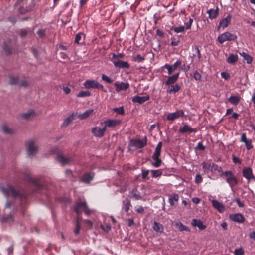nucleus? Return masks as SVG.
Instances as JSON below:
<instances>
[{"label":"nucleus","instance_id":"f257e3e1","mask_svg":"<svg viewBox=\"0 0 255 255\" xmlns=\"http://www.w3.org/2000/svg\"><path fill=\"white\" fill-rule=\"evenodd\" d=\"M1 191L7 197L11 196L13 198H18L23 201L26 199V196L22 195L18 190L13 186L7 185L1 188Z\"/></svg>","mask_w":255,"mask_h":255},{"label":"nucleus","instance_id":"f03ea898","mask_svg":"<svg viewBox=\"0 0 255 255\" xmlns=\"http://www.w3.org/2000/svg\"><path fill=\"white\" fill-rule=\"evenodd\" d=\"M51 152L53 153L58 154L56 157V160L62 165L68 164L73 161V158L72 156H65L64 155L60 154L61 153V150L58 147L53 148Z\"/></svg>","mask_w":255,"mask_h":255},{"label":"nucleus","instance_id":"7ed1b4c3","mask_svg":"<svg viewBox=\"0 0 255 255\" xmlns=\"http://www.w3.org/2000/svg\"><path fill=\"white\" fill-rule=\"evenodd\" d=\"M74 209L77 214H80L83 212L87 215L92 214V210L90 209L85 201H78L75 203Z\"/></svg>","mask_w":255,"mask_h":255},{"label":"nucleus","instance_id":"20e7f679","mask_svg":"<svg viewBox=\"0 0 255 255\" xmlns=\"http://www.w3.org/2000/svg\"><path fill=\"white\" fill-rule=\"evenodd\" d=\"M162 146V142H159L157 145L155 151L152 156V159L153 161L151 162V164L155 167H160L162 163V160L159 158L161 155Z\"/></svg>","mask_w":255,"mask_h":255},{"label":"nucleus","instance_id":"39448f33","mask_svg":"<svg viewBox=\"0 0 255 255\" xmlns=\"http://www.w3.org/2000/svg\"><path fill=\"white\" fill-rule=\"evenodd\" d=\"M221 177H224L226 182L229 186L233 188L238 184V180L232 171H226L222 174H220Z\"/></svg>","mask_w":255,"mask_h":255},{"label":"nucleus","instance_id":"423d86ee","mask_svg":"<svg viewBox=\"0 0 255 255\" xmlns=\"http://www.w3.org/2000/svg\"><path fill=\"white\" fill-rule=\"evenodd\" d=\"M26 147L27 154L29 156L35 155L38 151V145L33 140H28L26 144Z\"/></svg>","mask_w":255,"mask_h":255},{"label":"nucleus","instance_id":"0eeeda50","mask_svg":"<svg viewBox=\"0 0 255 255\" xmlns=\"http://www.w3.org/2000/svg\"><path fill=\"white\" fill-rule=\"evenodd\" d=\"M236 38L237 36L236 35L229 32H226L218 36V40L220 43L222 44L227 41L234 40Z\"/></svg>","mask_w":255,"mask_h":255},{"label":"nucleus","instance_id":"6e6552de","mask_svg":"<svg viewBox=\"0 0 255 255\" xmlns=\"http://www.w3.org/2000/svg\"><path fill=\"white\" fill-rule=\"evenodd\" d=\"M9 83L11 85H17L20 87H26L28 85L25 79L20 80L17 76H10L9 77Z\"/></svg>","mask_w":255,"mask_h":255},{"label":"nucleus","instance_id":"1a4fd4ad","mask_svg":"<svg viewBox=\"0 0 255 255\" xmlns=\"http://www.w3.org/2000/svg\"><path fill=\"white\" fill-rule=\"evenodd\" d=\"M121 123V121L118 119H109L106 120H105L103 122H101L100 123L101 125H104V127L106 128H114L117 126H119Z\"/></svg>","mask_w":255,"mask_h":255},{"label":"nucleus","instance_id":"9d476101","mask_svg":"<svg viewBox=\"0 0 255 255\" xmlns=\"http://www.w3.org/2000/svg\"><path fill=\"white\" fill-rule=\"evenodd\" d=\"M21 174L25 180L33 183L38 188H40L41 187V182L38 179L32 178L30 174L25 172H21Z\"/></svg>","mask_w":255,"mask_h":255},{"label":"nucleus","instance_id":"9b49d317","mask_svg":"<svg viewBox=\"0 0 255 255\" xmlns=\"http://www.w3.org/2000/svg\"><path fill=\"white\" fill-rule=\"evenodd\" d=\"M83 85L85 88L88 89L97 88L102 89L104 87L102 84L99 83L98 82L94 80H87L85 81L83 83Z\"/></svg>","mask_w":255,"mask_h":255},{"label":"nucleus","instance_id":"f8f14e48","mask_svg":"<svg viewBox=\"0 0 255 255\" xmlns=\"http://www.w3.org/2000/svg\"><path fill=\"white\" fill-rule=\"evenodd\" d=\"M181 61L180 60H177L176 62H175L172 65H170L169 64H165L164 65V68H165L167 71L168 73L170 75L172 73H173L178 68L180 67L181 66Z\"/></svg>","mask_w":255,"mask_h":255},{"label":"nucleus","instance_id":"ddd939ff","mask_svg":"<svg viewBox=\"0 0 255 255\" xmlns=\"http://www.w3.org/2000/svg\"><path fill=\"white\" fill-rule=\"evenodd\" d=\"M106 129L105 127H100L96 126L92 128L91 132L97 137H102L105 134Z\"/></svg>","mask_w":255,"mask_h":255},{"label":"nucleus","instance_id":"4468645a","mask_svg":"<svg viewBox=\"0 0 255 255\" xmlns=\"http://www.w3.org/2000/svg\"><path fill=\"white\" fill-rule=\"evenodd\" d=\"M184 112L182 110H177L176 112L173 113H170L167 116V119L169 121H174V120L178 119L181 117L184 116Z\"/></svg>","mask_w":255,"mask_h":255},{"label":"nucleus","instance_id":"2eb2a0df","mask_svg":"<svg viewBox=\"0 0 255 255\" xmlns=\"http://www.w3.org/2000/svg\"><path fill=\"white\" fill-rule=\"evenodd\" d=\"M147 144V138L144 137L142 139L134 140L131 141V145L137 148H142Z\"/></svg>","mask_w":255,"mask_h":255},{"label":"nucleus","instance_id":"dca6fc26","mask_svg":"<svg viewBox=\"0 0 255 255\" xmlns=\"http://www.w3.org/2000/svg\"><path fill=\"white\" fill-rule=\"evenodd\" d=\"M114 85L116 87V91L117 92H119L122 90H126L129 87V84L128 82H120L119 81H116L114 83Z\"/></svg>","mask_w":255,"mask_h":255},{"label":"nucleus","instance_id":"f3484780","mask_svg":"<svg viewBox=\"0 0 255 255\" xmlns=\"http://www.w3.org/2000/svg\"><path fill=\"white\" fill-rule=\"evenodd\" d=\"M231 19L232 15L230 14H228L226 17L222 19L219 23L218 28L224 29L227 27L231 22Z\"/></svg>","mask_w":255,"mask_h":255},{"label":"nucleus","instance_id":"a211bd4d","mask_svg":"<svg viewBox=\"0 0 255 255\" xmlns=\"http://www.w3.org/2000/svg\"><path fill=\"white\" fill-rule=\"evenodd\" d=\"M196 128H193L187 124L184 125L183 127H181L179 129V132L180 133L196 132Z\"/></svg>","mask_w":255,"mask_h":255},{"label":"nucleus","instance_id":"6ab92c4d","mask_svg":"<svg viewBox=\"0 0 255 255\" xmlns=\"http://www.w3.org/2000/svg\"><path fill=\"white\" fill-rule=\"evenodd\" d=\"M242 174L243 176L249 181L254 178L252 170L250 167L244 168L242 171Z\"/></svg>","mask_w":255,"mask_h":255},{"label":"nucleus","instance_id":"aec40b11","mask_svg":"<svg viewBox=\"0 0 255 255\" xmlns=\"http://www.w3.org/2000/svg\"><path fill=\"white\" fill-rule=\"evenodd\" d=\"M209 18L210 19H216L219 15V8L218 6L215 9H210L207 11Z\"/></svg>","mask_w":255,"mask_h":255},{"label":"nucleus","instance_id":"412c9836","mask_svg":"<svg viewBox=\"0 0 255 255\" xmlns=\"http://www.w3.org/2000/svg\"><path fill=\"white\" fill-rule=\"evenodd\" d=\"M229 218L233 221L237 223H243L245 220L244 216L240 213L230 214Z\"/></svg>","mask_w":255,"mask_h":255},{"label":"nucleus","instance_id":"4be33fe9","mask_svg":"<svg viewBox=\"0 0 255 255\" xmlns=\"http://www.w3.org/2000/svg\"><path fill=\"white\" fill-rule=\"evenodd\" d=\"M191 224L193 227H197L200 230H204L206 228V226L199 219H193Z\"/></svg>","mask_w":255,"mask_h":255},{"label":"nucleus","instance_id":"5701e85b","mask_svg":"<svg viewBox=\"0 0 255 255\" xmlns=\"http://www.w3.org/2000/svg\"><path fill=\"white\" fill-rule=\"evenodd\" d=\"M212 204L213 207L219 212L223 213L225 211V207L223 204L216 200H212Z\"/></svg>","mask_w":255,"mask_h":255},{"label":"nucleus","instance_id":"b1692460","mask_svg":"<svg viewBox=\"0 0 255 255\" xmlns=\"http://www.w3.org/2000/svg\"><path fill=\"white\" fill-rule=\"evenodd\" d=\"M150 97L149 95H146L144 96H135L132 98V102L134 103H137L140 104H142L146 101L149 100Z\"/></svg>","mask_w":255,"mask_h":255},{"label":"nucleus","instance_id":"393cba45","mask_svg":"<svg viewBox=\"0 0 255 255\" xmlns=\"http://www.w3.org/2000/svg\"><path fill=\"white\" fill-rule=\"evenodd\" d=\"M241 141L244 142L248 150H250L253 147L252 145V141L251 139H247L245 133H243L241 135Z\"/></svg>","mask_w":255,"mask_h":255},{"label":"nucleus","instance_id":"a878e982","mask_svg":"<svg viewBox=\"0 0 255 255\" xmlns=\"http://www.w3.org/2000/svg\"><path fill=\"white\" fill-rule=\"evenodd\" d=\"M180 73L178 72L172 76H169L168 80L165 82V85H168L175 83L179 77Z\"/></svg>","mask_w":255,"mask_h":255},{"label":"nucleus","instance_id":"bb28decb","mask_svg":"<svg viewBox=\"0 0 255 255\" xmlns=\"http://www.w3.org/2000/svg\"><path fill=\"white\" fill-rule=\"evenodd\" d=\"M94 177V173L92 172L85 173L81 178V181L85 183H89L92 180Z\"/></svg>","mask_w":255,"mask_h":255},{"label":"nucleus","instance_id":"cd10ccee","mask_svg":"<svg viewBox=\"0 0 255 255\" xmlns=\"http://www.w3.org/2000/svg\"><path fill=\"white\" fill-rule=\"evenodd\" d=\"M94 112V110L90 109L86 110L84 112L81 114H79L78 116V118L81 120H84L88 118L91 116Z\"/></svg>","mask_w":255,"mask_h":255},{"label":"nucleus","instance_id":"c85d7f7f","mask_svg":"<svg viewBox=\"0 0 255 255\" xmlns=\"http://www.w3.org/2000/svg\"><path fill=\"white\" fill-rule=\"evenodd\" d=\"M3 132L7 135H12L15 133V130L6 125H4L2 127Z\"/></svg>","mask_w":255,"mask_h":255},{"label":"nucleus","instance_id":"c756f323","mask_svg":"<svg viewBox=\"0 0 255 255\" xmlns=\"http://www.w3.org/2000/svg\"><path fill=\"white\" fill-rule=\"evenodd\" d=\"M115 67L118 68L128 69L130 67V65L127 61L121 60L119 63H116Z\"/></svg>","mask_w":255,"mask_h":255},{"label":"nucleus","instance_id":"7c9ffc66","mask_svg":"<svg viewBox=\"0 0 255 255\" xmlns=\"http://www.w3.org/2000/svg\"><path fill=\"white\" fill-rule=\"evenodd\" d=\"M35 115L34 111L29 110L21 115V117L25 120H29L33 118Z\"/></svg>","mask_w":255,"mask_h":255},{"label":"nucleus","instance_id":"2f4dec72","mask_svg":"<svg viewBox=\"0 0 255 255\" xmlns=\"http://www.w3.org/2000/svg\"><path fill=\"white\" fill-rule=\"evenodd\" d=\"M228 101L232 104L237 105L240 101V97L238 95H232L228 98Z\"/></svg>","mask_w":255,"mask_h":255},{"label":"nucleus","instance_id":"473e14b6","mask_svg":"<svg viewBox=\"0 0 255 255\" xmlns=\"http://www.w3.org/2000/svg\"><path fill=\"white\" fill-rule=\"evenodd\" d=\"M153 229L154 231L159 233H162L164 230L163 226L162 224L156 221L154 222Z\"/></svg>","mask_w":255,"mask_h":255},{"label":"nucleus","instance_id":"72a5a7b5","mask_svg":"<svg viewBox=\"0 0 255 255\" xmlns=\"http://www.w3.org/2000/svg\"><path fill=\"white\" fill-rule=\"evenodd\" d=\"M179 199V195L176 193H174L170 196L168 202L171 206H173L174 205V201H178Z\"/></svg>","mask_w":255,"mask_h":255},{"label":"nucleus","instance_id":"f704fd0d","mask_svg":"<svg viewBox=\"0 0 255 255\" xmlns=\"http://www.w3.org/2000/svg\"><path fill=\"white\" fill-rule=\"evenodd\" d=\"M123 203L124 206L125 211L127 213H128L130 207L131 206L130 200L128 199H126L123 201Z\"/></svg>","mask_w":255,"mask_h":255},{"label":"nucleus","instance_id":"c9c22d12","mask_svg":"<svg viewBox=\"0 0 255 255\" xmlns=\"http://www.w3.org/2000/svg\"><path fill=\"white\" fill-rule=\"evenodd\" d=\"M238 60V56L234 54H230L227 59V62L228 63L233 64L235 63Z\"/></svg>","mask_w":255,"mask_h":255},{"label":"nucleus","instance_id":"e433bc0d","mask_svg":"<svg viewBox=\"0 0 255 255\" xmlns=\"http://www.w3.org/2000/svg\"><path fill=\"white\" fill-rule=\"evenodd\" d=\"M152 176L153 178H157L160 176L162 174V170L161 169L158 170H152L150 171Z\"/></svg>","mask_w":255,"mask_h":255},{"label":"nucleus","instance_id":"4c0bfd02","mask_svg":"<svg viewBox=\"0 0 255 255\" xmlns=\"http://www.w3.org/2000/svg\"><path fill=\"white\" fill-rule=\"evenodd\" d=\"M176 226L178 228L179 230L180 231H190L189 228L187 226H185L184 225H183L181 222L177 223H176Z\"/></svg>","mask_w":255,"mask_h":255},{"label":"nucleus","instance_id":"58836bf2","mask_svg":"<svg viewBox=\"0 0 255 255\" xmlns=\"http://www.w3.org/2000/svg\"><path fill=\"white\" fill-rule=\"evenodd\" d=\"M240 54L243 57L244 59L246 60L247 63L250 64L252 63V58L250 56L245 52L240 53Z\"/></svg>","mask_w":255,"mask_h":255},{"label":"nucleus","instance_id":"ea45409f","mask_svg":"<svg viewBox=\"0 0 255 255\" xmlns=\"http://www.w3.org/2000/svg\"><path fill=\"white\" fill-rule=\"evenodd\" d=\"M175 33H182L185 31V27L184 26H181L179 27H173L171 28Z\"/></svg>","mask_w":255,"mask_h":255},{"label":"nucleus","instance_id":"a19ab883","mask_svg":"<svg viewBox=\"0 0 255 255\" xmlns=\"http://www.w3.org/2000/svg\"><path fill=\"white\" fill-rule=\"evenodd\" d=\"M180 87L177 84H176L175 85H172L168 90V92L170 93H176L178 92L180 90Z\"/></svg>","mask_w":255,"mask_h":255},{"label":"nucleus","instance_id":"79ce46f5","mask_svg":"<svg viewBox=\"0 0 255 255\" xmlns=\"http://www.w3.org/2000/svg\"><path fill=\"white\" fill-rule=\"evenodd\" d=\"M91 95L89 91H81L77 95L78 97H86Z\"/></svg>","mask_w":255,"mask_h":255},{"label":"nucleus","instance_id":"37998d69","mask_svg":"<svg viewBox=\"0 0 255 255\" xmlns=\"http://www.w3.org/2000/svg\"><path fill=\"white\" fill-rule=\"evenodd\" d=\"M73 115L69 116L64 120L63 123V126L65 127L68 126L73 120Z\"/></svg>","mask_w":255,"mask_h":255},{"label":"nucleus","instance_id":"c03bdc74","mask_svg":"<svg viewBox=\"0 0 255 255\" xmlns=\"http://www.w3.org/2000/svg\"><path fill=\"white\" fill-rule=\"evenodd\" d=\"M2 220L3 222H7L9 224H13L14 222L13 218L11 215H9L7 217H3Z\"/></svg>","mask_w":255,"mask_h":255},{"label":"nucleus","instance_id":"a18cd8bd","mask_svg":"<svg viewBox=\"0 0 255 255\" xmlns=\"http://www.w3.org/2000/svg\"><path fill=\"white\" fill-rule=\"evenodd\" d=\"M144 59V57L142 56L140 54H138L132 58V60L133 61L137 62L138 63L143 61Z\"/></svg>","mask_w":255,"mask_h":255},{"label":"nucleus","instance_id":"49530a36","mask_svg":"<svg viewBox=\"0 0 255 255\" xmlns=\"http://www.w3.org/2000/svg\"><path fill=\"white\" fill-rule=\"evenodd\" d=\"M130 196L131 198L135 200H140L142 198V196L138 193L132 192L130 193Z\"/></svg>","mask_w":255,"mask_h":255},{"label":"nucleus","instance_id":"de8ad7c7","mask_svg":"<svg viewBox=\"0 0 255 255\" xmlns=\"http://www.w3.org/2000/svg\"><path fill=\"white\" fill-rule=\"evenodd\" d=\"M83 36V34L81 33L77 34L75 37V43L77 44L81 43V40Z\"/></svg>","mask_w":255,"mask_h":255},{"label":"nucleus","instance_id":"09e8293b","mask_svg":"<svg viewBox=\"0 0 255 255\" xmlns=\"http://www.w3.org/2000/svg\"><path fill=\"white\" fill-rule=\"evenodd\" d=\"M149 172V170H146L145 169L142 170V173H141L142 178L143 180L149 179V178L148 176Z\"/></svg>","mask_w":255,"mask_h":255},{"label":"nucleus","instance_id":"8fccbe9b","mask_svg":"<svg viewBox=\"0 0 255 255\" xmlns=\"http://www.w3.org/2000/svg\"><path fill=\"white\" fill-rule=\"evenodd\" d=\"M113 111L120 115H124L125 113L124 109L123 107L115 108L113 109Z\"/></svg>","mask_w":255,"mask_h":255},{"label":"nucleus","instance_id":"3c124183","mask_svg":"<svg viewBox=\"0 0 255 255\" xmlns=\"http://www.w3.org/2000/svg\"><path fill=\"white\" fill-rule=\"evenodd\" d=\"M80 229H81V224L79 223H76V227L73 231L75 235H79L80 233Z\"/></svg>","mask_w":255,"mask_h":255},{"label":"nucleus","instance_id":"603ef678","mask_svg":"<svg viewBox=\"0 0 255 255\" xmlns=\"http://www.w3.org/2000/svg\"><path fill=\"white\" fill-rule=\"evenodd\" d=\"M101 78L103 81H105L108 83H111L113 82V79L106 75L102 74Z\"/></svg>","mask_w":255,"mask_h":255},{"label":"nucleus","instance_id":"864d4df0","mask_svg":"<svg viewBox=\"0 0 255 255\" xmlns=\"http://www.w3.org/2000/svg\"><path fill=\"white\" fill-rule=\"evenodd\" d=\"M244 254V251L242 248L236 249L234 251L235 255H243Z\"/></svg>","mask_w":255,"mask_h":255},{"label":"nucleus","instance_id":"5fc2aeb1","mask_svg":"<svg viewBox=\"0 0 255 255\" xmlns=\"http://www.w3.org/2000/svg\"><path fill=\"white\" fill-rule=\"evenodd\" d=\"M221 76L222 78L226 80L229 79L230 78V75L228 72H221Z\"/></svg>","mask_w":255,"mask_h":255},{"label":"nucleus","instance_id":"6e6d98bb","mask_svg":"<svg viewBox=\"0 0 255 255\" xmlns=\"http://www.w3.org/2000/svg\"><path fill=\"white\" fill-rule=\"evenodd\" d=\"M203 178L200 174H197L195 177V182L196 184H200L202 182Z\"/></svg>","mask_w":255,"mask_h":255},{"label":"nucleus","instance_id":"4d7b16f0","mask_svg":"<svg viewBox=\"0 0 255 255\" xmlns=\"http://www.w3.org/2000/svg\"><path fill=\"white\" fill-rule=\"evenodd\" d=\"M202 165L203 169L204 170H205V171L209 170V169H210V168H211V164H210V163L203 162V163H202Z\"/></svg>","mask_w":255,"mask_h":255},{"label":"nucleus","instance_id":"13d9d810","mask_svg":"<svg viewBox=\"0 0 255 255\" xmlns=\"http://www.w3.org/2000/svg\"><path fill=\"white\" fill-rule=\"evenodd\" d=\"M205 146H204L201 142H199L197 146L195 147L196 150H204Z\"/></svg>","mask_w":255,"mask_h":255},{"label":"nucleus","instance_id":"bf43d9fd","mask_svg":"<svg viewBox=\"0 0 255 255\" xmlns=\"http://www.w3.org/2000/svg\"><path fill=\"white\" fill-rule=\"evenodd\" d=\"M112 56H114V58H117L122 59L124 57L125 55L123 53H119L116 54L115 53H112Z\"/></svg>","mask_w":255,"mask_h":255},{"label":"nucleus","instance_id":"052dcab7","mask_svg":"<svg viewBox=\"0 0 255 255\" xmlns=\"http://www.w3.org/2000/svg\"><path fill=\"white\" fill-rule=\"evenodd\" d=\"M194 78L196 80H200L201 78V75L197 71H196L194 73Z\"/></svg>","mask_w":255,"mask_h":255},{"label":"nucleus","instance_id":"680f3d73","mask_svg":"<svg viewBox=\"0 0 255 255\" xmlns=\"http://www.w3.org/2000/svg\"><path fill=\"white\" fill-rule=\"evenodd\" d=\"M101 228L106 232H108L111 230V227L110 225L107 224L106 226L101 225Z\"/></svg>","mask_w":255,"mask_h":255},{"label":"nucleus","instance_id":"e2e57ef3","mask_svg":"<svg viewBox=\"0 0 255 255\" xmlns=\"http://www.w3.org/2000/svg\"><path fill=\"white\" fill-rule=\"evenodd\" d=\"M218 167H219L218 165L215 163H212V164H211V172H213L217 171Z\"/></svg>","mask_w":255,"mask_h":255},{"label":"nucleus","instance_id":"0e129e2a","mask_svg":"<svg viewBox=\"0 0 255 255\" xmlns=\"http://www.w3.org/2000/svg\"><path fill=\"white\" fill-rule=\"evenodd\" d=\"M232 159H233V162L235 164H237V163L241 164V161L240 160V159L238 157H237L235 156H233Z\"/></svg>","mask_w":255,"mask_h":255},{"label":"nucleus","instance_id":"69168bd1","mask_svg":"<svg viewBox=\"0 0 255 255\" xmlns=\"http://www.w3.org/2000/svg\"><path fill=\"white\" fill-rule=\"evenodd\" d=\"M27 30L26 29H21L19 31V34L21 37H24L27 34Z\"/></svg>","mask_w":255,"mask_h":255},{"label":"nucleus","instance_id":"338daca9","mask_svg":"<svg viewBox=\"0 0 255 255\" xmlns=\"http://www.w3.org/2000/svg\"><path fill=\"white\" fill-rule=\"evenodd\" d=\"M195 50H196V52L197 54L198 59L199 60L201 58V55L200 53V51L199 48L197 46L195 47Z\"/></svg>","mask_w":255,"mask_h":255},{"label":"nucleus","instance_id":"774afa93","mask_svg":"<svg viewBox=\"0 0 255 255\" xmlns=\"http://www.w3.org/2000/svg\"><path fill=\"white\" fill-rule=\"evenodd\" d=\"M135 211L139 213H143L144 212V209L142 206H139L135 209Z\"/></svg>","mask_w":255,"mask_h":255}]
</instances>
